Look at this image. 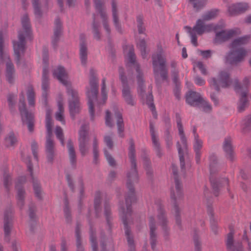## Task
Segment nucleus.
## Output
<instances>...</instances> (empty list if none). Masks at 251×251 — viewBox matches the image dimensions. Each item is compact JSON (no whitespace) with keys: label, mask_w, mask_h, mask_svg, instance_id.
Returning a JSON list of instances; mask_svg holds the SVG:
<instances>
[{"label":"nucleus","mask_w":251,"mask_h":251,"mask_svg":"<svg viewBox=\"0 0 251 251\" xmlns=\"http://www.w3.org/2000/svg\"><path fill=\"white\" fill-rule=\"evenodd\" d=\"M112 12L114 25L117 30L119 32L122 33V29L121 25L119 22L116 0H112Z\"/></svg>","instance_id":"obj_29"},{"label":"nucleus","mask_w":251,"mask_h":251,"mask_svg":"<svg viewBox=\"0 0 251 251\" xmlns=\"http://www.w3.org/2000/svg\"><path fill=\"white\" fill-rule=\"evenodd\" d=\"M67 93L71 96V98L68 100L70 114L72 119L75 120V115L79 114L81 111L78 93L72 86L67 87Z\"/></svg>","instance_id":"obj_13"},{"label":"nucleus","mask_w":251,"mask_h":251,"mask_svg":"<svg viewBox=\"0 0 251 251\" xmlns=\"http://www.w3.org/2000/svg\"><path fill=\"white\" fill-rule=\"evenodd\" d=\"M45 71L42 74V88L43 90L42 97L44 99H47L48 96L47 91L49 88V77L46 76Z\"/></svg>","instance_id":"obj_40"},{"label":"nucleus","mask_w":251,"mask_h":251,"mask_svg":"<svg viewBox=\"0 0 251 251\" xmlns=\"http://www.w3.org/2000/svg\"><path fill=\"white\" fill-rule=\"evenodd\" d=\"M4 39L2 31H0V58L2 60H7L6 63L5 76L7 81L13 84L15 80V69L9 56L3 51Z\"/></svg>","instance_id":"obj_10"},{"label":"nucleus","mask_w":251,"mask_h":251,"mask_svg":"<svg viewBox=\"0 0 251 251\" xmlns=\"http://www.w3.org/2000/svg\"><path fill=\"white\" fill-rule=\"evenodd\" d=\"M16 97V95L13 93H10L7 95V98L8 103V107L11 112H13L15 111Z\"/></svg>","instance_id":"obj_49"},{"label":"nucleus","mask_w":251,"mask_h":251,"mask_svg":"<svg viewBox=\"0 0 251 251\" xmlns=\"http://www.w3.org/2000/svg\"><path fill=\"white\" fill-rule=\"evenodd\" d=\"M12 226V219L11 213L5 212L4 217V231L5 240L7 242L10 241V234Z\"/></svg>","instance_id":"obj_22"},{"label":"nucleus","mask_w":251,"mask_h":251,"mask_svg":"<svg viewBox=\"0 0 251 251\" xmlns=\"http://www.w3.org/2000/svg\"><path fill=\"white\" fill-rule=\"evenodd\" d=\"M137 26L139 34H144L146 27L144 25L143 16L142 15H138L136 17Z\"/></svg>","instance_id":"obj_52"},{"label":"nucleus","mask_w":251,"mask_h":251,"mask_svg":"<svg viewBox=\"0 0 251 251\" xmlns=\"http://www.w3.org/2000/svg\"><path fill=\"white\" fill-rule=\"evenodd\" d=\"M149 221L150 244L152 250H154L157 243V235L156 232L157 226L155 220L153 216H150Z\"/></svg>","instance_id":"obj_19"},{"label":"nucleus","mask_w":251,"mask_h":251,"mask_svg":"<svg viewBox=\"0 0 251 251\" xmlns=\"http://www.w3.org/2000/svg\"><path fill=\"white\" fill-rule=\"evenodd\" d=\"M28 211L30 221H33L34 222L36 220V207L34 203L31 202L29 203L28 205Z\"/></svg>","instance_id":"obj_57"},{"label":"nucleus","mask_w":251,"mask_h":251,"mask_svg":"<svg viewBox=\"0 0 251 251\" xmlns=\"http://www.w3.org/2000/svg\"><path fill=\"white\" fill-rule=\"evenodd\" d=\"M52 75L54 77L56 78L60 83L66 86L67 88L71 86L70 82L67 80L68 75L64 67L58 66L53 70Z\"/></svg>","instance_id":"obj_18"},{"label":"nucleus","mask_w":251,"mask_h":251,"mask_svg":"<svg viewBox=\"0 0 251 251\" xmlns=\"http://www.w3.org/2000/svg\"><path fill=\"white\" fill-rule=\"evenodd\" d=\"M192 31H196L199 35H201L204 33V23L201 19L197 21L196 25L193 27Z\"/></svg>","instance_id":"obj_56"},{"label":"nucleus","mask_w":251,"mask_h":251,"mask_svg":"<svg viewBox=\"0 0 251 251\" xmlns=\"http://www.w3.org/2000/svg\"><path fill=\"white\" fill-rule=\"evenodd\" d=\"M202 146L203 142L202 140L199 139V135H196V138H194L193 148L196 154V161L197 164H199L201 161V150L202 148Z\"/></svg>","instance_id":"obj_32"},{"label":"nucleus","mask_w":251,"mask_h":251,"mask_svg":"<svg viewBox=\"0 0 251 251\" xmlns=\"http://www.w3.org/2000/svg\"><path fill=\"white\" fill-rule=\"evenodd\" d=\"M250 36L246 35L233 40L229 45V48H238L241 46L247 44L250 40Z\"/></svg>","instance_id":"obj_34"},{"label":"nucleus","mask_w":251,"mask_h":251,"mask_svg":"<svg viewBox=\"0 0 251 251\" xmlns=\"http://www.w3.org/2000/svg\"><path fill=\"white\" fill-rule=\"evenodd\" d=\"M80 57L82 65H85L87 59V47L85 35H80Z\"/></svg>","instance_id":"obj_24"},{"label":"nucleus","mask_w":251,"mask_h":251,"mask_svg":"<svg viewBox=\"0 0 251 251\" xmlns=\"http://www.w3.org/2000/svg\"><path fill=\"white\" fill-rule=\"evenodd\" d=\"M90 87L86 88V95L88 99V104L91 120L94 121L95 117V110L93 101H97L99 93L98 78L96 76V72L93 68L90 70L89 77Z\"/></svg>","instance_id":"obj_4"},{"label":"nucleus","mask_w":251,"mask_h":251,"mask_svg":"<svg viewBox=\"0 0 251 251\" xmlns=\"http://www.w3.org/2000/svg\"><path fill=\"white\" fill-rule=\"evenodd\" d=\"M64 112V109L63 103L59 101L58 102V111L55 114V119L56 120L61 122L63 125L65 123V121L63 116Z\"/></svg>","instance_id":"obj_43"},{"label":"nucleus","mask_w":251,"mask_h":251,"mask_svg":"<svg viewBox=\"0 0 251 251\" xmlns=\"http://www.w3.org/2000/svg\"><path fill=\"white\" fill-rule=\"evenodd\" d=\"M104 153L109 164L111 166L115 167L116 165V161L106 149H104Z\"/></svg>","instance_id":"obj_63"},{"label":"nucleus","mask_w":251,"mask_h":251,"mask_svg":"<svg viewBox=\"0 0 251 251\" xmlns=\"http://www.w3.org/2000/svg\"><path fill=\"white\" fill-rule=\"evenodd\" d=\"M129 144L128 157L131 164V168L130 171L127 173L126 187L128 191L125 196L126 209L124 206L123 202L119 204L120 215L124 226L128 245L135 244L133 236L131 234V230L128 224V219L132 213L131 204L136 201L135 189L132 183H137L138 181L134 140H129Z\"/></svg>","instance_id":"obj_1"},{"label":"nucleus","mask_w":251,"mask_h":251,"mask_svg":"<svg viewBox=\"0 0 251 251\" xmlns=\"http://www.w3.org/2000/svg\"><path fill=\"white\" fill-rule=\"evenodd\" d=\"M223 149L226 153L227 158L231 161L234 160L233 150L232 145V139L230 137H227L225 138L223 145Z\"/></svg>","instance_id":"obj_25"},{"label":"nucleus","mask_w":251,"mask_h":251,"mask_svg":"<svg viewBox=\"0 0 251 251\" xmlns=\"http://www.w3.org/2000/svg\"><path fill=\"white\" fill-rule=\"evenodd\" d=\"M96 9L99 11L101 17L103 21H107V16L106 13L103 11L102 3L100 0H95L94 1Z\"/></svg>","instance_id":"obj_53"},{"label":"nucleus","mask_w":251,"mask_h":251,"mask_svg":"<svg viewBox=\"0 0 251 251\" xmlns=\"http://www.w3.org/2000/svg\"><path fill=\"white\" fill-rule=\"evenodd\" d=\"M128 57L129 63L130 64L127 65V67L131 68H134L136 70L138 74L139 73H142L140 70L139 64L136 62V56L134 53V50L133 46H131L129 49L128 53Z\"/></svg>","instance_id":"obj_28"},{"label":"nucleus","mask_w":251,"mask_h":251,"mask_svg":"<svg viewBox=\"0 0 251 251\" xmlns=\"http://www.w3.org/2000/svg\"><path fill=\"white\" fill-rule=\"evenodd\" d=\"M185 28L187 29V32L190 34L191 37V42L194 46L197 47L198 44L197 42V37L195 31H192L191 27L188 26H185Z\"/></svg>","instance_id":"obj_61"},{"label":"nucleus","mask_w":251,"mask_h":251,"mask_svg":"<svg viewBox=\"0 0 251 251\" xmlns=\"http://www.w3.org/2000/svg\"><path fill=\"white\" fill-rule=\"evenodd\" d=\"M152 66L153 71L156 79V82L157 85H160L161 83L158 79V71L157 70L158 65L159 66L160 75L163 81H166L168 78V70L166 65V59L164 56L162 55L160 51L156 54L152 56Z\"/></svg>","instance_id":"obj_8"},{"label":"nucleus","mask_w":251,"mask_h":251,"mask_svg":"<svg viewBox=\"0 0 251 251\" xmlns=\"http://www.w3.org/2000/svg\"><path fill=\"white\" fill-rule=\"evenodd\" d=\"M19 110L21 113L23 123L26 122L29 131L33 132L34 126V117L33 114L29 112L26 108L25 95L23 91L20 94Z\"/></svg>","instance_id":"obj_12"},{"label":"nucleus","mask_w":251,"mask_h":251,"mask_svg":"<svg viewBox=\"0 0 251 251\" xmlns=\"http://www.w3.org/2000/svg\"><path fill=\"white\" fill-rule=\"evenodd\" d=\"M210 181L211 185L213 191V194L215 197H218L219 195V192L220 188L223 186V184H228V180L227 178H222L221 179H217L214 175L218 171L217 169L216 168V165L217 163V158L216 156L212 154L210 157Z\"/></svg>","instance_id":"obj_6"},{"label":"nucleus","mask_w":251,"mask_h":251,"mask_svg":"<svg viewBox=\"0 0 251 251\" xmlns=\"http://www.w3.org/2000/svg\"><path fill=\"white\" fill-rule=\"evenodd\" d=\"M90 240L93 251H98V247L97 242L96 232L93 228L91 224L90 227Z\"/></svg>","instance_id":"obj_41"},{"label":"nucleus","mask_w":251,"mask_h":251,"mask_svg":"<svg viewBox=\"0 0 251 251\" xmlns=\"http://www.w3.org/2000/svg\"><path fill=\"white\" fill-rule=\"evenodd\" d=\"M237 34V29L222 30L220 31H217L213 40V43L217 45L221 44Z\"/></svg>","instance_id":"obj_17"},{"label":"nucleus","mask_w":251,"mask_h":251,"mask_svg":"<svg viewBox=\"0 0 251 251\" xmlns=\"http://www.w3.org/2000/svg\"><path fill=\"white\" fill-rule=\"evenodd\" d=\"M104 215L106 218L107 224L109 228H111L112 217L111 216L110 206L109 202L105 201L104 202Z\"/></svg>","instance_id":"obj_50"},{"label":"nucleus","mask_w":251,"mask_h":251,"mask_svg":"<svg viewBox=\"0 0 251 251\" xmlns=\"http://www.w3.org/2000/svg\"><path fill=\"white\" fill-rule=\"evenodd\" d=\"M56 138L59 140L62 146H65L64 136L63 129L59 126H56L55 130Z\"/></svg>","instance_id":"obj_60"},{"label":"nucleus","mask_w":251,"mask_h":251,"mask_svg":"<svg viewBox=\"0 0 251 251\" xmlns=\"http://www.w3.org/2000/svg\"><path fill=\"white\" fill-rule=\"evenodd\" d=\"M78 147L79 151L82 156L86 155L89 150V141L87 126L83 125L78 131Z\"/></svg>","instance_id":"obj_16"},{"label":"nucleus","mask_w":251,"mask_h":251,"mask_svg":"<svg viewBox=\"0 0 251 251\" xmlns=\"http://www.w3.org/2000/svg\"><path fill=\"white\" fill-rule=\"evenodd\" d=\"M53 123L51 116V111L48 109L46 114V126L47 130V135L45 143V151L48 163L52 164L56 155L55 143L52 139Z\"/></svg>","instance_id":"obj_5"},{"label":"nucleus","mask_w":251,"mask_h":251,"mask_svg":"<svg viewBox=\"0 0 251 251\" xmlns=\"http://www.w3.org/2000/svg\"><path fill=\"white\" fill-rule=\"evenodd\" d=\"M157 218L161 226L168 225V221L167 220L166 213L164 209V206L161 203L157 204Z\"/></svg>","instance_id":"obj_31"},{"label":"nucleus","mask_w":251,"mask_h":251,"mask_svg":"<svg viewBox=\"0 0 251 251\" xmlns=\"http://www.w3.org/2000/svg\"><path fill=\"white\" fill-rule=\"evenodd\" d=\"M35 94L34 91L32 86L30 85L27 87V97L28 104L30 106H34L35 105Z\"/></svg>","instance_id":"obj_48"},{"label":"nucleus","mask_w":251,"mask_h":251,"mask_svg":"<svg viewBox=\"0 0 251 251\" xmlns=\"http://www.w3.org/2000/svg\"><path fill=\"white\" fill-rule=\"evenodd\" d=\"M100 25L98 22L96 21V15L93 14V22L92 23V32L94 35V38L97 40L101 39V34L100 31Z\"/></svg>","instance_id":"obj_37"},{"label":"nucleus","mask_w":251,"mask_h":251,"mask_svg":"<svg viewBox=\"0 0 251 251\" xmlns=\"http://www.w3.org/2000/svg\"><path fill=\"white\" fill-rule=\"evenodd\" d=\"M172 168L175 180V187H172L171 189V201L175 211L176 223L181 229L182 227L181 220L180 217V209L178 206V201L181 200L183 197L182 184L179 179L176 166L173 164L172 165Z\"/></svg>","instance_id":"obj_3"},{"label":"nucleus","mask_w":251,"mask_h":251,"mask_svg":"<svg viewBox=\"0 0 251 251\" xmlns=\"http://www.w3.org/2000/svg\"><path fill=\"white\" fill-rule=\"evenodd\" d=\"M115 117L117 119L118 132L119 136L123 138L124 137L123 132L124 131L125 128L122 114L119 111H115Z\"/></svg>","instance_id":"obj_36"},{"label":"nucleus","mask_w":251,"mask_h":251,"mask_svg":"<svg viewBox=\"0 0 251 251\" xmlns=\"http://www.w3.org/2000/svg\"><path fill=\"white\" fill-rule=\"evenodd\" d=\"M218 10H211L207 12L202 16V19L204 21L210 20L217 16Z\"/></svg>","instance_id":"obj_62"},{"label":"nucleus","mask_w":251,"mask_h":251,"mask_svg":"<svg viewBox=\"0 0 251 251\" xmlns=\"http://www.w3.org/2000/svg\"><path fill=\"white\" fill-rule=\"evenodd\" d=\"M25 194V192L24 189L18 188V192H17V203L20 209H22L24 206Z\"/></svg>","instance_id":"obj_47"},{"label":"nucleus","mask_w":251,"mask_h":251,"mask_svg":"<svg viewBox=\"0 0 251 251\" xmlns=\"http://www.w3.org/2000/svg\"><path fill=\"white\" fill-rule=\"evenodd\" d=\"M137 46L140 50L142 58L144 59L146 58L147 57V43L145 40L144 39L139 40Z\"/></svg>","instance_id":"obj_51"},{"label":"nucleus","mask_w":251,"mask_h":251,"mask_svg":"<svg viewBox=\"0 0 251 251\" xmlns=\"http://www.w3.org/2000/svg\"><path fill=\"white\" fill-rule=\"evenodd\" d=\"M32 4L34 9V13L38 18L42 16V11L41 9L39 0H31Z\"/></svg>","instance_id":"obj_54"},{"label":"nucleus","mask_w":251,"mask_h":251,"mask_svg":"<svg viewBox=\"0 0 251 251\" xmlns=\"http://www.w3.org/2000/svg\"><path fill=\"white\" fill-rule=\"evenodd\" d=\"M225 56V62L231 66H237L244 61L248 51L244 48H232Z\"/></svg>","instance_id":"obj_11"},{"label":"nucleus","mask_w":251,"mask_h":251,"mask_svg":"<svg viewBox=\"0 0 251 251\" xmlns=\"http://www.w3.org/2000/svg\"><path fill=\"white\" fill-rule=\"evenodd\" d=\"M93 152L94 155V162L97 163L99 158V150L98 142L96 137H95L93 139Z\"/></svg>","instance_id":"obj_59"},{"label":"nucleus","mask_w":251,"mask_h":251,"mask_svg":"<svg viewBox=\"0 0 251 251\" xmlns=\"http://www.w3.org/2000/svg\"><path fill=\"white\" fill-rule=\"evenodd\" d=\"M211 205L212 203L208 201L207 204V211L210 217L211 227L214 234H217L218 233L217 221L214 218V213Z\"/></svg>","instance_id":"obj_30"},{"label":"nucleus","mask_w":251,"mask_h":251,"mask_svg":"<svg viewBox=\"0 0 251 251\" xmlns=\"http://www.w3.org/2000/svg\"><path fill=\"white\" fill-rule=\"evenodd\" d=\"M229 74L226 71H222L219 72L218 79L212 77L209 81L210 87L213 88L216 91H220V86L222 88H228L231 84Z\"/></svg>","instance_id":"obj_14"},{"label":"nucleus","mask_w":251,"mask_h":251,"mask_svg":"<svg viewBox=\"0 0 251 251\" xmlns=\"http://www.w3.org/2000/svg\"><path fill=\"white\" fill-rule=\"evenodd\" d=\"M101 194L100 191H98L96 192L94 204V208L95 211L96 217L99 218L100 217V214L101 212Z\"/></svg>","instance_id":"obj_38"},{"label":"nucleus","mask_w":251,"mask_h":251,"mask_svg":"<svg viewBox=\"0 0 251 251\" xmlns=\"http://www.w3.org/2000/svg\"><path fill=\"white\" fill-rule=\"evenodd\" d=\"M17 140L13 132H10L5 138L4 145L7 148L13 147L17 143Z\"/></svg>","instance_id":"obj_42"},{"label":"nucleus","mask_w":251,"mask_h":251,"mask_svg":"<svg viewBox=\"0 0 251 251\" xmlns=\"http://www.w3.org/2000/svg\"><path fill=\"white\" fill-rule=\"evenodd\" d=\"M226 245L228 251H243L241 242L233 243V233L231 232L227 235Z\"/></svg>","instance_id":"obj_23"},{"label":"nucleus","mask_w":251,"mask_h":251,"mask_svg":"<svg viewBox=\"0 0 251 251\" xmlns=\"http://www.w3.org/2000/svg\"><path fill=\"white\" fill-rule=\"evenodd\" d=\"M251 131V114L244 120V123L242 129V132L246 134Z\"/></svg>","instance_id":"obj_55"},{"label":"nucleus","mask_w":251,"mask_h":251,"mask_svg":"<svg viewBox=\"0 0 251 251\" xmlns=\"http://www.w3.org/2000/svg\"><path fill=\"white\" fill-rule=\"evenodd\" d=\"M185 97L186 102L191 106L202 108V111L206 113L211 111V105L201 97L200 93L189 91L186 93Z\"/></svg>","instance_id":"obj_9"},{"label":"nucleus","mask_w":251,"mask_h":251,"mask_svg":"<svg viewBox=\"0 0 251 251\" xmlns=\"http://www.w3.org/2000/svg\"><path fill=\"white\" fill-rule=\"evenodd\" d=\"M33 187L36 197L39 200L42 199L40 183L35 177L31 178Z\"/></svg>","instance_id":"obj_44"},{"label":"nucleus","mask_w":251,"mask_h":251,"mask_svg":"<svg viewBox=\"0 0 251 251\" xmlns=\"http://www.w3.org/2000/svg\"><path fill=\"white\" fill-rule=\"evenodd\" d=\"M142 158L143 161L144 168L146 171L148 178L151 180L153 177V171L151 167V163L148 155L145 151L142 154Z\"/></svg>","instance_id":"obj_26"},{"label":"nucleus","mask_w":251,"mask_h":251,"mask_svg":"<svg viewBox=\"0 0 251 251\" xmlns=\"http://www.w3.org/2000/svg\"><path fill=\"white\" fill-rule=\"evenodd\" d=\"M122 96L127 104L133 106L135 104L134 98L131 91L128 83L122 85Z\"/></svg>","instance_id":"obj_21"},{"label":"nucleus","mask_w":251,"mask_h":251,"mask_svg":"<svg viewBox=\"0 0 251 251\" xmlns=\"http://www.w3.org/2000/svg\"><path fill=\"white\" fill-rule=\"evenodd\" d=\"M43 61L44 64L43 74L45 71L46 76L49 77V51L48 48L46 47H44L43 49Z\"/></svg>","instance_id":"obj_39"},{"label":"nucleus","mask_w":251,"mask_h":251,"mask_svg":"<svg viewBox=\"0 0 251 251\" xmlns=\"http://www.w3.org/2000/svg\"><path fill=\"white\" fill-rule=\"evenodd\" d=\"M176 119L178 130V133L180 137L181 142L183 144V147L186 150L187 149V139L184 134L181 122V118L179 113H176Z\"/></svg>","instance_id":"obj_27"},{"label":"nucleus","mask_w":251,"mask_h":251,"mask_svg":"<svg viewBox=\"0 0 251 251\" xmlns=\"http://www.w3.org/2000/svg\"><path fill=\"white\" fill-rule=\"evenodd\" d=\"M21 23L22 29L18 31V40L12 42L15 61L17 64H20L21 58L25 53L26 48L25 39L30 40L32 39L31 26L27 14L23 15Z\"/></svg>","instance_id":"obj_2"},{"label":"nucleus","mask_w":251,"mask_h":251,"mask_svg":"<svg viewBox=\"0 0 251 251\" xmlns=\"http://www.w3.org/2000/svg\"><path fill=\"white\" fill-rule=\"evenodd\" d=\"M119 78L122 82V85L128 83L127 77L125 75L124 69L123 67H119Z\"/></svg>","instance_id":"obj_64"},{"label":"nucleus","mask_w":251,"mask_h":251,"mask_svg":"<svg viewBox=\"0 0 251 251\" xmlns=\"http://www.w3.org/2000/svg\"><path fill=\"white\" fill-rule=\"evenodd\" d=\"M63 33L62 23L59 19H56L55 21V26L53 29V35L52 37V44L54 49L57 48V43L60 40V37Z\"/></svg>","instance_id":"obj_20"},{"label":"nucleus","mask_w":251,"mask_h":251,"mask_svg":"<svg viewBox=\"0 0 251 251\" xmlns=\"http://www.w3.org/2000/svg\"><path fill=\"white\" fill-rule=\"evenodd\" d=\"M176 147L178 151L179 160H180V166L181 169H185V161L184 157V153L181 148V146L179 142L176 143Z\"/></svg>","instance_id":"obj_58"},{"label":"nucleus","mask_w":251,"mask_h":251,"mask_svg":"<svg viewBox=\"0 0 251 251\" xmlns=\"http://www.w3.org/2000/svg\"><path fill=\"white\" fill-rule=\"evenodd\" d=\"M63 210L66 222L68 224H71L72 222V217L69 207V201L67 197L64 199V207Z\"/></svg>","instance_id":"obj_45"},{"label":"nucleus","mask_w":251,"mask_h":251,"mask_svg":"<svg viewBox=\"0 0 251 251\" xmlns=\"http://www.w3.org/2000/svg\"><path fill=\"white\" fill-rule=\"evenodd\" d=\"M67 146L71 164L73 166H75L76 162V154L73 142L71 139H69L68 140Z\"/></svg>","instance_id":"obj_35"},{"label":"nucleus","mask_w":251,"mask_h":251,"mask_svg":"<svg viewBox=\"0 0 251 251\" xmlns=\"http://www.w3.org/2000/svg\"><path fill=\"white\" fill-rule=\"evenodd\" d=\"M81 225L79 222H76L75 229V235L76 237V251H84V247L82 245L81 237Z\"/></svg>","instance_id":"obj_33"},{"label":"nucleus","mask_w":251,"mask_h":251,"mask_svg":"<svg viewBox=\"0 0 251 251\" xmlns=\"http://www.w3.org/2000/svg\"><path fill=\"white\" fill-rule=\"evenodd\" d=\"M234 89L239 97V99L237 103V110L239 113H241L245 110L249 106V100L248 98L249 90H244L240 91L242 87L238 79H235L234 82Z\"/></svg>","instance_id":"obj_15"},{"label":"nucleus","mask_w":251,"mask_h":251,"mask_svg":"<svg viewBox=\"0 0 251 251\" xmlns=\"http://www.w3.org/2000/svg\"><path fill=\"white\" fill-rule=\"evenodd\" d=\"M137 79L138 84L137 93L142 102L143 104L146 103L153 112L155 110V107L153 103V97L152 91L149 88L148 92H146L143 73L137 74Z\"/></svg>","instance_id":"obj_7"},{"label":"nucleus","mask_w":251,"mask_h":251,"mask_svg":"<svg viewBox=\"0 0 251 251\" xmlns=\"http://www.w3.org/2000/svg\"><path fill=\"white\" fill-rule=\"evenodd\" d=\"M207 1V0H189V2L192 4L196 12L202 9L205 6Z\"/></svg>","instance_id":"obj_46"}]
</instances>
